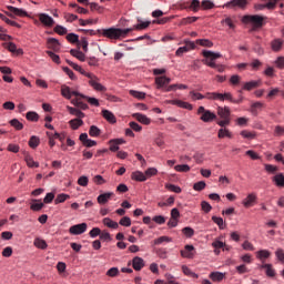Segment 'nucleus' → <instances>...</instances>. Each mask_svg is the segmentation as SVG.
Listing matches in <instances>:
<instances>
[{"mask_svg": "<svg viewBox=\"0 0 284 284\" xmlns=\"http://www.w3.org/2000/svg\"><path fill=\"white\" fill-rule=\"evenodd\" d=\"M284 134V128L281 125L275 126L274 135L275 136H283Z\"/></svg>", "mask_w": 284, "mask_h": 284, "instance_id": "774afa93", "label": "nucleus"}, {"mask_svg": "<svg viewBox=\"0 0 284 284\" xmlns=\"http://www.w3.org/2000/svg\"><path fill=\"white\" fill-rule=\"evenodd\" d=\"M133 29H119V28H109V29H98V34L105 37L106 39H111L114 41H119V39H125Z\"/></svg>", "mask_w": 284, "mask_h": 284, "instance_id": "f257e3e1", "label": "nucleus"}, {"mask_svg": "<svg viewBox=\"0 0 284 284\" xmlns=\"http://www.w3.org/2000/svg\"><path fill=\"white\" fill-rule=\"evenodd\" d=\"M262 267L266 270V275L271 278H274V276H276V272L274 271V268H272V264H264L262 265Z\"/></svg>", "mask_w": 284, "mask_h": 284, "instance_id": "79ce46f5", "label": "nucleus"}, {"mask_svg": "<svg viewBox=\"0 0 284 284\" xmlns=\"http://www.w3.org/2000/svg\"><path fill=\"white\" fill-rule=\"evenodd\" d=\"M222 252H230L232 250V246L227 245L225 242L221 240H215L214 241V254L219 255Z\"/></svg>", "mask_w": 284, "mask_h": 284, "instance_id": "6e6552de", "label": "nucleus"}, {"mask_svg": "<svg viewBox=\"0 0 284 284\" xmlns=\"http://www.w3.org/2000/svg\"><path fill=\"white\" fill-rule=\"evenodd\" d=\"M102 116L109 123H116V116H114V113L110 110H102Z\"/></svg>", "mask_w": 284, "mask_h": 284, "instance_id": "a211bd4d", "label": "nucleus"}, {"mask_svg": "<svg viewBox=\"0 0 284 284\" xmlns=\"http://www.w3.org/2000/svg\"><path fill=\"white\" fill-rule=\"evenodd\" d=\"M33 245L39 250H48V243L45 242V240H41L39 237L34 240Z\"/></svg>", "mask_w": 284, "mask_h": 284, "instance_id": "c85d7f7f", "label": "nucleus"}, {"mask_svg": "<svg viewBox=\"0 0 284 284\" xmlns=\"http://www.w3.org/2000/svg\"><path fill=\"white\" fill-rule=\"evenodd\" d=\"M40 21L43 26H48V28H52V26H54V19L45 13L40 14Z\"/></svg>", "mask_w": 284, "mask_h": 284, "instance_id": "f3484780", "label": "nucleus"}, {"mask_svg": "<svg viewBox=\"0 0 284 284\" xmlns=\"http://www.w3.org/2000/svg\"><path fill=\"white\" fill-rule=\"evenodd\" d=\"M196 45H201L202 48H212L214 43L209 39H197L195 40Z\"/></svg>", "mask_w": 284, "mask_h": 284, "instance_id": "c756f323", "label": "nucleus"}, {"mask_svg": "<svg viewBox=\"0 0 284 284\" xmlns=\"http://www.w3.org/2000/svg\"><path fill=\"white\" fill-rule=\"evenodd\" d=\"M182 272L185 276H190L191 278H199V274L192 272L186 265H182Z\"/></svg>", "mask_w": 284, "mask_h": 284, "instance_id": "72a5a7b5", "label": "nucleus"}, {"mask_svg": "<svg viewBox=\"0 0 284 284\" xmlns=\"http://www.w3.org/2000/svg\"><path fill=\"white\" fill-rule=\"evenodd\" d=\"M112 196H114L113 192L102 193L98 196L97 201L100 205H105V203H108V201H110Z\"/></svg>", "mask_w": 284, "mask_h": 284, "instance_id": "4468645a", "label": "nucleus"}, {"mask_svg": "<svg viewBox=\"0 0 284 284\" xmlns=\"http://www.w3.org/2000/svg\"><path fill=\"white\" fill-rule=\"evenodd\" d=\"M7 9L11 12V13L7 12L9 17H12V14H14L16 17H28V11L23 9H19L12 6H8Z\"/></svg>", "mask_w": 284, "mask_h": 284, "instance_id": "9b49d317", "label": "nucleus"}, {"mask_svg": "<svg viewBox=\"0 0 284 284\" xmlns=\"http://www.w3.org/2000/svg\"><path fill=\"white\" fill-rule=\"evenodd\" d=\"M176 172H190V165L187 164H178L174 166Z\"/></svg>", "mask_w": 284, "mask_h": 284, "instance_id": "5fc2aeb1", "label": "nucleus"}, {"mask_svg": "<svg viewBox=\"0 0 284 284\" xmlns=\"http://www.w3.org/2000/svg\"><path fill=\"white\" fill-rule=\"evenodd\" d=\"M138 24L133 26V28H131L132 30H145V28H150V21H141V19H138Z\"/></svg>", "mask_w": 284, "mask_h": 284, "instance_id": "bb28decb", "label": "nucleus"}, {"mask_svg": "<svg viewBox=\"0 0 284 284\" xmlns=\"http://www.w3.org/2000/svg\"><path fill=\"white\" fill-rule=\"evenodd\" d=\"M54 32H57V34H60L61 37H63V34H68V29L58 24L54 27Z\"/></svg>", "mask_w": 284, "mask_h": 284, "instance_id": "e2e57ef3", "label": "nucleus"}, {"mask_svg": "<svg viewBox=\"0 0 284 284\" xmlns=\"http://www.w3.org/2000/svg\"><path fill=\"white\" fill-rule=\"evenodd\" d=\"M241 136H243V139H256V132H252V131H247V130H243L241 131Z\"/></svg>", "mask_w": 284, "mask_h": 284, "instance_id": "c03bdc74", "label": "nucleus"}, {"mask_svg": "<svg viewBox=\"0 0 284 284\" xmlns=\"http://www.w3.org/2000/svg\"><path fill=\"white\" fill-rule=\"evenodd\" d=\"M69 125L72 130H79L81 128V125H83V120L72 119L69 121Z\"/></svg>", "mask_w": 284, "mask_h": 284, "instance_id": "a878e982", "label": "nucleus"}, {"mask_svg": "<svg viewBox=\"0 0 284 284\" xmlns=\"http://www.w3.org/2000/svg\"><path fill=\"white\" fill-rule=\"evenodd\" d=\"M119 224L123 227H130V225H132V220L129 216H124L120 220Z\"/></svg>", "mask_w": 284, "mask_h": 284, "instance_id": "3c124183", "label": "nucleus"}, {"mask_svg": "<svg viewBox=\"0 0 284 284\" xmlns=\"http://www.w3.org/2000/svg\"><path fill=\"white\" fill-rule=\"evenodd\" d=\"M7 32L8 31L3 27H0V41H12V37L6 34Z\"/></svg>", "mask_w": 284, "mask_h": 284, "instance_id": "37998d69", "label": "nucleus"}, {"mask_svg": "<svg viewBox=\"0 0 284 284\" xmlns=\"http://www.w3.org/2000/svg\"><path fill=\"white\" fill-rule=\"evenodd\" d=\"M247 7V0H231L224 4V8H229V10H234L240 8L241 10H245Z\"/></svg>", "mask_w": 284, "mask_h": 284, "instance_id": "0eeeda50", "label": "nucleus"}, {"mask_svg": "<svg viewBox=\"0 0 284 284\" xmlns=\"http://www.w3.org/2000/svg\"><path fill=\"white\" fill-rule=\"evenodd\" d=\"M263 102H254L251 105V113L256 116V114H258V110H263Z\"/></svg>", "mask_w": 284, "mask_h": 284, "instance_id": "2f4dec72", "label": "nucleus"}, {"mask_svg": "<svg viewBox=\"0 0 284 284\" xmlns=\"http://www.w3.org/2000/svg\"><path fill=\"white\" fill-rule=\"evenodd\" d=\"M72 103L75 105V108H80V110H88V104L81 101V98L73 99Z\"/></svg>", "mask_w": 284, "mask_h": 284, "instance_id": "f704fd0d", "label": "nucleus"}, {"mask_svg": "<svg viewBox=\"0 0 284 284\" xmlns=\"http://www.w3.org/2000/svg\"><path fill=\"white\" fill-rule=\"evenodd\" d=\"M171 81H172V79H170L165 75L155 78V83L159 89L163 88L164 85H168Z\"/></svg>", "mask_w": 284, "mask_h": 284, "instance_id": "aec40b11", "label": "nucleus"}, {"mask_svg": "<svg viewBox=\"0 0 284 284\" xmlns=\"http://www.w3.org/2000/svg\"><path fill=\"white\" fill-rule=\"evenodd\" d=\"M61 94L65 99H72V91L70 90V87H68V85L61 87Z\"/></svg>", "mask_w": 284, "mask_h": 284, "instance_id": "ea45409f", "label": "nucleus"}, {"mask_svg": "<svg viewBox=\"0 0 284 284\" xmlns=\"http://www.w3.org/2000/svg\"><path fill=\"white\" fill-rule=\"evenodd\" d=\"M33 204H31V210L33 212H39L41 210H43V203L41 202V200H32Z\"/></svg>", "mask_w": 284, "mask_h": 284, "instance_id": "e433bc0d", "label": "nucleus"}, {"mask_svg": "<svg viewBox=\"0 0 284 284\" xmlns=\"http://www.w3.org/2000/svg\"><path fill=\"white\" fill-rule=\"evenodd\" d=\"M283 39H275L271 42V48L273 52H281V49L283 48Z\"/></svg>", "mask_w": 284, "mask_h": 284, "instance_id": "b1692460", "label": "nucleus"}, {"mask_svg": "<svg viewBox=\"0 0 284 284\" xmlns=\"http://www.w3.org/2000/svg\"><path fill=\"white\" fill-rule=\"evenodd\" d=\"M197 114L200 116V120L203 121V123H210L214 121V113H212L209 110H205V106H200L197 109Z\"/></svg>", "mask_w": 284, "mask_h": 284, "instance_id": "39448f33", "label": "nucleus"}, {"mask_svg": "<svg viewBox=\"0 0 284 284\" xmlns=\"http://www.w3.org/2000/svg\"><path fill=\"white\" fill-rule=\"evenodd\" d=\"M165 189L170 190V192H174L175 194H181V187L174 184H165Z\"/></svg>", "mask_w": 284, "mask_h": 284, "instance_id": "4d7b16f0", "label": "nucleus"}, {"mask_svg": "<svg viewBox=\"0 0 284 284\" xmlns=\"http://www.w3.org/2000/svg\"><path fill=\"white\" fill-rule=\"evenodd\" d=\"M166 103L170 105H178V108H182L183 110H192V104L183 100H169Z\"/></svg>", "mask_w": 284, "mask_h": 284, "instance_id": "f8f14e48", "label": "nucleus"}, {"mask_svg": "<svg viewBox=\"0 0 284 284\" xmlns=\"http://www.w3.org/2000/svg\"><path fill=\"white\" fill-rule=\"evenodd\" d=\"M132 267H133V270H135V272H141V270H143V267H145V261H143L142 257L135 256L132 260Z\"/></svg>", "mask_w": 284, "mask_h": 284, "instance_id": "ddd939ff", "label": "nucleus"}, {"mask_svg": "<svg viewBox=\"0 0 284 284\" xmlns=\"http://www.w3.org/2000/svg\"><path fill=\"white\" fill-rule=\"evenodd\" d=\"M182 233L187 239H192V236H194V230L192 227H190V226H186V227L182 229Z\"/></svg>", "mask_w": 284, "mask_h": 284, "instance_id": "864d4df0", "label": "nucleus"}, {"mask_svg": "<svg viewBox=\"0 0 284 284\" xmlns=\"http://www.w3.org/2000/svg\"><path fill=\"white\" fill-rule=\"evenodd\" d=\"M39 143H41V141L37 135H32L29 140V146L32 148V150H36V148H39Z\"/></svg>", "mask_w": 284, "mask_h": 284, "instance_id": "a19ab883", "label": "nucleus"}, {"mask_svg": "<svg viewBox=\"0 0 284 284\" xmlns=\"http://www.w3.org/2000/svg\"><path fill=\"white\" fill-rule=\"evenodd\" d=\"M154 245H161L163 243H172V237L170 236H160L158 239L154 240Z\"/></svg>", "mask_w": 284, "mask_h": 284, "instance_id": "c9c22d12", "label": "nucleus"}, {"mask_svg": "<svg viewBox=\"0 0 284 284\" xmlns=\"http://www.w3.org/2000/svg\"><path fill=\"white\" fill-rule=\"evenodd\" d=\"M70 54L72 57H75V59H78L79 61H85V53H83L79 50L71 49Z\"/></svg>", "mask_w": 284, "mask_h": 284, "instance_id": "473e14b6", "label": "nucleus"}, {"mask_svg": "<svg viewBox=\"0 0 284 284\" xmlns=\"http://www.w3.org/2000/svg\"><path fill=\"white\" fill-rule=\"evenodd\" d=\"M89 135L93 138L101 136V129L97 125H91L89 129Z\"/></svg>", "mask_w": 284, "mask_h": 284, "instance_id": "4c0bfd02", "label": "nucleus"}, {"mask_svg": "<svg viewBox=\"0 0 284 284\" xmlns=\"http://www.w3.org/2000/svg\"><path fill=\"white\" fill-rule=\"evenodd\" d=\"M80 74H83V77H87L89 80V85L93 88L97 92H105L108 90L103 84H101L99 81V77L94 75L93 73L85 72L83 68L79 71Z\"/></svg>", "mask_w": 284, "mask_h": 284, "instance_id": "7ed1b4c3", "label": "nucleus"}, {"mask_svg": "<svg viewBox=\"0 0 284 284\" xmlns=\"http://www.w3.org/2000/svg\"><path fill=\"white\" fill-rule=\"evenodd\" d=\"M131 179L133 181H139L141 183H143L144 181H148V176L145 175V173L141 172V171H135L131 174Z\"/></svg>", "mask_w": 284, "mask_h": 284, "instance_id": "6ab92c4d", "label": "nucleus"}, {"mask_svg": "<svg viewBox=\"0 0 284 284\" xmlns=\"http://www.w3.org/2000/svg\"><path fill=\"white\" fill-rule=\"evenodd\" d=\"M24 161L28 168H39V162H36L31 155H26Z\"/></svg>", "mask_w": 284, "mask_h": 284, "instance_id": "58836bf2", "label": "nucleus"}, {"mask_svg": "<svg viewBox=\"0 0 284 284\" xmlns=\"http://www.w3.org/2000/svg\"><path fill=\"white\" fill-rule=\"evenodd\" d=\"M275 256L281 261V263H284V251L283 248H277L275 252Z\"/></svg>", "mask_w": 284, "mask_h": 284, "instance_id": "69168bd1", "label": "nucleus"}, {"mask_svg": "<svg viewBox=\"0 0 284 284\" xmlns=\"http://www.w3.org/2000/svg\"><path fill=\"white\" fill-rule=\"evenodd\" d=\"M68 199H70V195L65 194V193H61L57 196L55 199V205H59V203H65V201H68Z\"/></svg>", "mask_w": 284, "mask_h": 284, "instance_id": "de8ad7c7", "label": "nucleus"}, {"mask_svg": "<svg viewBox=\"0 0 284 284\" xmlns=\"http://www.w3.org/2000/svg\"><path fill=\"white\" fill-rule=\"evenodd\" d=\"M47 48L53 50V52H59L61 50V43L55 38H49L47 40Z\"/></svg>", "mask_w": 284, "mask_h": 284, "instance_id": "9d476101", "label": "nucleus"}, {"mask_svg": "<svg viewBox=\"0 0 284 284\" xmlns=\"http://www.w3.org/2000/svg\"><path fill=\"white\" fill-rule=\"evenodd\" d=\"M273 181L277 187H284V174L278 173L273 178Z\"/></svg>", "mask_w": 284, "mask_h": 284, "instance_id": "7c9ffc66", "label": "nucleus"}, {"mask_svg": "<svg viewBox=\"0 0 284 284\" xmlns=\"http://www.w3.org/2000/svg\"><path fill=\"white\" fill-rule=\"evenodd\" d=\"M129 94H131V97H134V99H145V92L130 90Z\"/></svg>", "mask_w": 284, "mask_h": 284, "instance_id": "8fccbe9b", "label": "nucleus"}, {"mask_svg": "<svg viewBox=\"0 0 284 284\" xmlns=\"http://www.w3.org/2000/svg\"><path fill=\"white\" fill-rule=\"evenodd\" d=\"M67 41L70 43H79V36L75 33H69L67 34Z\"/></svg>", "mask_w": 284, "mask_h": 284, "instance_id": "bf43d9fd", "label": "nucleus"}, {"mask_svg": "<svg viewBox=\"0 0 284 284\" xmlns=\"http://www.w3.org/2000/svg\"><path fill=\"white\" fill-rule=\"evenodd\" d=\"M102 223L103 225H105V227H109L110 230H119V224L110 217H104L102 220Z\"/></svg>", "mask_w": 284, "mask_h": 284, "instance_id": "412c9836", "label": "nucleus"}, {"mask_svg": "<svg viewBox=\"0 0 284 284\" xmlns=\"http://www.w3.org/2000/svg\"><path fill=\"white\" fill-rule=\"evenodd\" d=\"M193 190H195V192H201L203 190H205V182L200 181L193 184Z\"/></svg>", "mask_w": 284, "mask_h": 284, "instance_id": "680f3d73", "label": "nucleus"}, {"mask_svg": "<svg viewBox=\"0 0 284 284\" xmlns=\"http://www.w3.org/2000/svg\"><path fill=\"white\" fill-rule=\"evenodd\" d=\"M69 114H72L73 116H77L75 119H84L85 113H83L81 110L72 106H67Z\"/></svg>", "mask_w": 284, "mask_h": 284, "instance_id": "4be33fe9", "label": "nucleus"}, {"mask_svg": "<svg viewBox=\"0 0 284 284\" xmlns=\"http://www.w3.org/2000/svg\"><path fill=\"white\" fill-rule=\"evenodd\" d=\"M202 55L204 57L202 62L209 68H214V51L203 50Z\"/></svg>", "mask_w": 284, "mask_h": 284, "instance_id": "1a4fd4ad", "label": "nucleus"}, {"mask_svg": "<svg viewBox=\"0 0 284 284\" xmlns=\"http://www.w3.org/2000/svg\"><path fill=\"white\" fill-rule=\"evenodd\" d=\"M275 65L280 69L283 70L284 68V58L283 57H278L275 61Z\"/></svg>", "mask_w": 284, "mask_h": 284, "instance_id": "338daca9", "label": "nucleus"}, {"mask_svg": "<svg viewBox=\"0 0 284 284\" xmlns=\"http://www.w3.org/2000/svg\"><path fill=\"white\" fill-rule=\"evenodd\" d=\"M231 111L230 106H219L217 108V119L216 115H214V119L216 120L217 125L220 128H227L230 123L232 122V119L230 118Z\"/></svg>", "mask_w": 284, "mask_h": 284, "instance_id": "f03ea898", "label": "nucleus"}, {"mask_svg": "<svg viewBox=\"0 0 284 284\" xmlns=\"http://www.w3.org/2000/svg\"><path fill=\"white\" fill-rule=\"evenodd\" d=\"M85 232H88L87 223L75 224L69 229V234H72L73 236H79L81 234H85Z\"/></svg>", "mask_w": 284, "mask_h": 284, "instance_id": "423d86ee", "label": "nucleus"}, {"mask_svg": "<svg viewBox=\"0 0 284 284\" xmlns=\"http://www.w3.org/2000/svg\"><path fill=\"white\" fill-rule=\"evenodd\" d=\"M270 251L267 250H261L257 252V258H261V261H263V258H270Z\"/></svg>", "mask_w": 284, "mask_h": 284, "instance_id": "052dcab7", "label": "nucleus"}, {"mask_svg": "<svg viewBox=\"0 0 284 284\" xmlns=\"http://www.w3.org/2000/svg\"><path fill=\"white\" fill-rule=\"evenodd\" d=\"M133 116L134 119H136V121H139L140 123H143V125H150V123H152V120H150V118H148L144 114L134 113Z\"/></svg>", "mask_w": 284, "mask_h": 284, "instance_id": "5701e85b", "label": "nucleus"}, {"mask_svg": "<svg viewBox=\"0 0 284 284\" xmlns=\"http://www.w3.org/2000/svg\"><path fill=\"white\" fill-rule=\"evenodd\" d=\"M48 57H50V59L53 61V63H57L59 65V63H61V58L55 54L52 51H47Z\"/></svg>", "mask_w": 284, "mask_h": 284, "instance_id": "09e8293b", "label": "nucleus"}, {"mask_svg": "<svg viewBox=\"0 0 284 284\" xmlns=\"http://www.w3.org/2000/svg\"><path fill=\"white\" fill-rule=\"evenodd\" d=\"M28 121H33L37 122L39 121V113L34 112V111H29L26 115Z\"/></svg>", "mask_w": 284, "mask_h": 284, "instance_id": "49530a36", "label": "nucleus"}, {"mask_svg": "<svg viewBox=\"0 0 284 284\" xmlns=\"http://www.w3.org/2000/svg\"><path fill=\"white\" fill-rule=\"evenodd\" d=\"M12 247L11 246H7V247H4L3 248V251H2V256L4 257V258H10V256H12Z\"/></svg>", "mask_w": 284, "mask_h": 284, "instance_id": "0e129e2a", "label": "nucleus"}, {"mask_svg": "<svg viewBox=\"0 0 284 284\" xmlns=\"http://www.w3.org/2000/svg\"><path fill=\"white\" fill-rule=\"evenodd\" d=\"M217 136L219 139H225V136L227 139H232V132H230V130H227V128L222 126L219 132H217Z\"/></svg>", "mask_w": 284, "mask_h": 284, "instance_id": "393cba45", "label": "nucleus"}, {"mask_svg": "<svg viewBox=\"0 0 284 284\" xmlns=\"http://www.w3.org/2000/svg\"><path fill=\"white\" fill-rule=\"evenodd\" d=\"M261 85V81H250L245 82L243 85V90H254V88H258Z\"/></svg>", "mask_w": 284, "mask_h": 284, "instance_id": "cd10ccee", "label": "nucleus"}, {"mask_svg": "<svg viewBox=\"0 0 284 284\" xmlns=\"http://www.w3.org/2000/svg\"><path fill=\"white\" fill-rule=\"evenodd\" d=\"M243 250H245L246 252H254V244H252V242L250 241H244V243L242 244Z\"/></svg>", "mask_w": 284, "mask_h": 284, "instance_id": "13d9d810", "label": "nucleus"}, {"mask_svg": "<svg viewBox=\"0 0 284 284\" xmlns=\"http://www.w3.org/2000/svg\"><path fill=\"white\" fill-rule=\"evenodd\" d=\"M243 23H252L253 30H258L265 26V17L254 14V16H244L242 18Z\"/></svg>", "mask_w": 284, "mask_h": 284, "instance_id": "20e7f679", "label": "nucleus"}, {"mask_svg": "<svg viewBox=\"0 0 284 284\" xmlns=\"http://www.w3.org/2000/svg\"><path fill=\"white\" fill-rule=\"evenodd\" d=\"M181 256L183 258H194V246L185 245L184 250L181 251Z\"/></svg>", "mask_w": 284, "mask_h": 284, "instance_id": "2eb2a0df", "label": "nucleus"}, {"mask_svg": "<svg viewBox=\"0 0 284 284\" xmlns=\"http://www.w3.org/2000/svg\"><path fill=\"white\" fill-rule=\"evenodd\" d=\"M10 126L14 128V130H22L23 129V123H21L18 119H12L9 121Z\"/></svg>", "mask_w": 284, "mask_h": 284, "instance_id": "a18cd8bd", "label": "nucleus"}, {"mask_svg": "<svg viewBox=\"0 0 284 284\" xmlns=\"http://www.w3.org/2000/svg\"><path fill=\"white\" fill-rule=\"evenodd\" d=\"M254 203H256V194L251 193L243 200L244 207H253Z\"/></svg>", "mask_w": 284, "mask_h": 284, "instance_id": "dca6fc26", "label": "nucleus"}, {"mask_svg": "<svg viewBox=\"0 0 284 284\" xmlns=\"http://www.w3.org/2000/svg\"><path fill=\"white\" fill-rule=\"evenodd\" d=\"M89 182L90 180L85 175H82L78 179V185H81V187H88Z\"/></svg>", "mask_w": 284, "mask_h": 284, "instance_id": "603ef678", "label": "nucleus"}, {"mask_svg": "<svg viewBox=\"0 0 284 284\" xmlns=\"http://www.w3.org/2000/svg\"><path fill=\"white\" fill-rule=\"evenodd\" d=\"M100 239H101V241L110 242V241H112V235L108 231H101L100 232Z\"/></svg>", "mask_w": 284, "mask_h": 284, "instance_id": "6e6d98bb", "label": "nucleus"}]
</instances>
